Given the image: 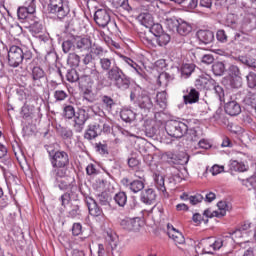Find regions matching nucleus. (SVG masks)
<instances>
[{"label": "nucleus", "mask_w": 256, "mask_h": 256, "mask_svg": "<svg viewBox=\"0 0 256 256\" xmlns=\"http://www.w3.org/2000/svg\"><path fill=\"white\" fill-rule=\"evenodd\" d=\"M100 68L107 73V79L121 91H126L131 85V78L117 66L115 57L109 52L99 59Z\"/></svg>", "instance_id": "obj_1"}, {"label": "nucleus", "mask_w": 256, "mask_h": 256, "mask_svg": "<svg viewBox=\"0 0 256 256\" xmlns=\"http://www.w3.org/2000/svg\"><path fill=\"white\" fill-rule=\"evenodd\" d=\"M95 81H99V70L95 65L91 68L86 67L84 74L79 79V89L83 95V101H87V103H95L97 101V94L93 92Z\"/></svg>", "instance_id": "obj_2"}, {"label": "nucleus", "mask_w": 256, "mask_h": 256, "mask_svg": "<svg viewBox=\"0 0 256 256\" xmlns=\"http://www.w3.org/2000/svg\"><path fill=\"white\" fill-rule=\"evenodd\" d=\"M33 58V53L27 48H22L17 45L10 46L8 50V65L10 67H21L23 63H29Z\"/></svg>", "instance_id": "obj_3"}, {"label": "nucleus", "mask_w": 256, "mask_h": 256, "mask_svg": "<svg viewBox=\"0 0 256 256\" xmlns=\"http://www.w3.org/2000/svg\"><path fill=\"white\" fill-rule=\"evenodd\" d=\"M50 179L53 186L60 189V191H75V178L67 175V171L50 172Z\"/></svg>", "instance_id": "obj_4"}, {"label": "nucleus", "mask_w": 256, "mask_h": 256, "mask_svg": "<svg viewBox=\"0 0 256 256\" xmlns=\"http://www.w3.org/2000/svg\"><path fill=\"white\" fill-rule=\"evenodd\" d=\"M49 161L52 167L50 173L69 171L70 158L66 151L57 150L49 152Z\"/></svg>", "instance_id": "obj_5"}, {"label": "nucleus", "mask_w": 256, "mask_h": 256, "mask_svg": "<svg viewBox=\"0 0 256 256\" xmlns=\"http://www.w3.org/2000/svg\"><path fill=\"white\" fill-rule=\"evenodd\" d=\"M131 101H134L135 105L142 111H151L153 109V101L148 91L143 90L140 86L134 87L130 94Z\"/></svg>", "instance_id": "obj_6"}, {"label": "nucleus", "mask_w": 256, "mask_h": 256, "mask_svg": "<svg viewBox=\"0 0 256 256\" xmlns=\"http://www.w3.org/2000/svg\"><path fill=\"white\" fill-rule=\"evenodd\" d=\"M225 243V238H206L202 239L195 246L197 255H213L214 251H219Z\"/></svg>", "instance_id": "obj_7"}, {"label": "nucleus", "mask_w": 256, "mask_h": 256, "mask_svg": "<svg viewBox=\"0 0 256 256\" xmlns=\"http://www.w3.org/2000/svg\"><path fill=\"white\" fill-rule=\"evenodd\" d=\"M229 27L231 29H234L235 31H239L234 35V43H239L241 47L247 48V43H249V33L253 31V26L251 25V22H244L242 25H239L235 22H231L229 24Z\"/></svg>", "instance_id": "obj_8"}, {"label": "nucleus", "mask_w": 256, "mask_h": 256, "mask_svg": "<svg viewBox=\"0 0 256 256\" xmlns=\"http://www.w3.org/2000/svg\"><path fill=\"white\" fill-rule=\"evenodd\" d=\"M188 123L187 120H169L166 122L165 131L169 137L181 139V137H185L187 131H189Z\"/></svg>", "instance_id": "obj_9"}, {"label": "nucleus", "mask_w": 256, "mask_h": 256, "mask_svg": "<svg viewBox=\"0 0 256 256\" xmlns=\"http://www.w3.org/2000/svg\"><path fill=\"white\" fill-rule=\"evenodd\" d=\"M49 13L58 19H65L71 11L67 0H50L48 4Z\"/></svg>", "instance_id": "obj_10"}, {"label": "nucleus", "mask_w": 256, "mask_h": 256, "mask_svg": "<svg viewBox=\"0 0 256 256\" xmlns=\"http://www.w3.org/2000/svg\"><path fill=\"white\" fill-rule=\"evenodd\" d=\"M119 58L121 59L122 64L124 65V67H126V69H129V71L136 75V77H139V79H145V69L142 65L123 54H120Z\"/></svg>", "instance_id": "obj_11"}, {"label": "nucleus", "mask_w": 256, "mask_h": 256, "mask_svg": "<svg viewBox=\"0 0 256 256\" xmlns=\"http://www.w3.org/2000/svg\"><path fill=\"white\" fill-rule=\"evenodd\" d=\"M226 81H228V85L231 89H239L243 85L239 67L231 65L228 68V77L226 78Z\"/></svg>", "instance_id": "obj_12"}, {"label": "nucleus", "mask_w": 256, "mask_h": 256, "mask_svg": "<svg viewBox=\"0 0 256 256\" xmlns=\"http://www.w3.org/2000/svg\"><path fill=\"white\" fill-rule=\"evenodd\" d=\"M73 128L76 133H82L83 129H85V124L89 120V113L85 108H80L76 112L73 118Z\"/></svg>", "instance_id": "obj_13"}, {"label": "nucleus", "mask_w": 256, "mask_h": 256, "mask_svg": "<svg viewBox=\"0 0 256 256\" xmlns=\"http://www.w3.org/2000/svg\"><path fill=\"white\" fill-rule=\"evenodd\" d=\"M145 225V222L140 217L129 218L126 217L120 221V226L126 231H141V227Z\"/></svg>", "instance_id": "obj_14"}, {"label": "nucleus", "mask_w": 256, "mask_h": 256, "mask_svg": "<svg viewBox=\"0 0 256 256\" xmlns=\"http://www.w3.org/2000/svg\"><path fill=\"white\" fill-rule=\"evenodd\" d=\"M162 159L170 165H187L189 163V157L186 154L179 156L171 151L163 153Z\"/></svg>", "instance_id": "obj_15"}, {"label": "nucleus", "mask_w": 256, "mask_h": 256, "mask_svg": "<svg viewBox=\"0 0 256 256\" xmlns=\"http://www.w3.org/2000/svg\"><path fill=\"white\" fill-rule=\"evenodd\" d=\"M85 203L88 207L89 214L92 217H97L99 221H105V214H103V209L99 207L97 204V201L93 199L92 197L87 196L85 198Z\"/></svg>", "instance_id": "obj_16"}, {"label": "nucleus", "mask_w": 256, "mask_h": 256, "mask_svg": "<svg viewBox=\"0 0 256 256\" xmlns=\"http://www.w3.org/2000/svg\"><path fill=\"white\" fill-rule=\"evenodd\" d=\"M94 21L99 27H107L111 23V11L105 8L98 9L94 14Z\"/></svg>", "instance_id": "obj_17"}, {"label": "nucleus", "mask_w": 256, "mask_h": 256, "mask_svg": "<svg viewBox=\"0 0 256 256\" xmlns=\"http://www.w3.org/2000/svg\"><path fill=\"white\" fill-rule=\"evenodd\" d=\"M20 115L23 119H28V117H41V107L35 108L34 105L25 103L21 108Z\"/></svg>", "instance_id": "obj_18"}, {"label": "nucleus", "mask_w": 256, "mask_h": 256, "mask_svg": "<svg viewBox=\"0 0 256 256\" xmlns=\"http://www.w3.org/2000/svg\"><path fill=\"white\" fill-rule=\"evenodd\" d=\"M170 13L171 12H165L160 22L163 23V25H165L166 29H169V31H177V27L181 19H177L175 16H169Z\"/></svg>", "instance_id": "obj_19"}, {"label": "nucleus", "mask_w": 256, "mask_h": 256, "mask_svg": "<svg viewBox=\"0 0 256 256\" xmlns=\"http://www.w3.org/2000/svg\"><path fill=\"white\" fill-rule=\"evenodd\" d=\"M168 236L174 241L176 245H183L185 243V236L181 231L177 230L173 224L167 225Z\"/></svg>", "instance_id": "obj_20"}, {"label": "nucleus", "mask_w": 256, "mask_h": 256, "mask_svg": "<svg viewBox=\"0 0 256 256\" xmlns=\"http://www.w3.org/2000/svg\"><path fill=\"white\" fill-rule=\"evenodd\" d=\"M102 133V126L95 123L88 125L87 130L84 133V139H87L88 141H92V139H96V137H99Z\"/></svg>", "instance_id": "obj_21"}, {"label": "nucleus", "mask_w": 256, "mask_h": 256, "mask_svg": "<svg viewBox=\"0 0 256 256\" xmlns=\"http://www.w3.org/2000/svg\"><path fill=\"white\" fill-rule=\"evenodd\" d=\"M224 111L227 115H230V117H237V115L241 113V105L235 100H230L225 103Z\"/></svg>", "instance_id": "obj_22"}, {"label": "nucleus", "mask_w": 256, "mask_h": 256, "mask_svg": "<svg viewBox=\"0 0 256 256\" xmlns=\"http://www.w3.org/2000/svg\"><path fill=\"white\" fill-rule=\"evenodd\" d=\"M123 185H126L132 191V193H139L145 189V182L143 180H133L132 182L129 179L124 178L122 180Z\"/></svg>", "instance_id": "obj_23"}, {"label": "nucleus", "mask_w": 256, "mask_h": 256, "mask_svg": "<svg viewBox=\"0 0 256 256\" xmlns=\"http://www.w3.org/2000/svg\"><path fill=\"white\" fill-rule=\"evenodd\" d=\"M140 199L146 205H153L157 199V194L153 188H148L141 193Z\"/></svg>", "instance_id": "obj_24"}, {"label": "nucleus", "mask_w": 256, "mask_h": 256, "mask_svg": "<svg viewBox=\"0 0 256 256\" xmlns=\"http://www.w3.org/2000/svg\"><path fill=\"white\" fill-rule=\"evenodd\" d=\"M197 38L204 45H209V43H213L215 40V34L211 30H199L197 32Z\"/></svg>", "instance_id": "obj_25"}, {"label": "nucleus", "mask_w": 256, "mask_h": 256, "mask_svg": "<svg viewBox=\"0 0 256 256\" xmlns=\"http://www.w3.org/2000/svg\"><path fill=\"white\" fill-rule=\"evenodd\" d=\"M230 237L234 241V243H240L241 247H244V248L247 244L251 243V241H249V240H244V242L241 241V239H247V236L239 228L230 232Z\"/></svg>", "instance_id": "obj_26"}, {"label": "nucleus", "mask_w": 256, "mask_h": 256, "mask_svg": "<svg viewBox=\"0 0 256 256\" xmlns=\"http://www.w3.org/2000/svg\"><path fill=\"white\" fill-rule=\"evenodd\" d=\"M167 108V92L162 91L157 93L156 95V105L155 109H160V111H163Z\"/></svg>", "instance_id": "obj_27"}, {"label": "nucleus", "mask_w": 256, "mask_h": 256, "mask_svg": "<svg viewBox=\"0 0 256 256\" xmlns=\"http://www.w3.org/2000/svg\"><path fill=\"white\" fill-rule=\"evenodd\" d=\"M185 105H193L199 101V91L195 88H191L187 95L183 96Z\"/></svg>", "instance_id": "obj_28"}, {"label": "nucleus", "mask_w": 256, "mask_h": 256, "mask_svg": "<svg viewBox=\"0 0 256 256\" xmlns=\"http://www.w3.org/2000/svg\"><path fill=\"white\" fill-rule=\"evenodd\" d=\"M238 228L244 233L246 237H251V235H253L256 230V226L249 221H244Z\"/></svg>", "instance_id": "obj_29"}, {"label": "nucleus", "mask_w": 256, "mask_h": 256, "mask_svg": "<svg viewBox=\"0 0 256 256\" xmlns=\"http://www.w3.org/2000/svg\"><path fill=\"white\" fill-rule=\"evenodd\" d=\"M146 137L153 138L157 135V126H155V120H147L144 124Z\"/></svg>", "instance_id": "obj_30"}, {"label": "nucleus", "mask_w": 256, "mask_h": 256, "mask_svg": "<svg viewBox=\"0 0 256 256\" xmlns=\"http://www.w3.org/2000/svg\"><path fill=\"white\" fill-rule=\"evenodd\" d=\"M138 21L147 29H149V27H151V25L155 23V21L153 20V15H151L150 13H141L138 16Z\"/></svg>", "instance_id": "obj_31"}, {"label": "nucleus", "mask_w": 256, "mask_h": 256, "mask_svg": "<svg viewBox=\"0 0 256 256\" xmlns=\"http://www.w3.org/2000/svg\"><path fill=\"white\" fill-rule=\"evenodd\" d=\"M106 241L111 247L112 255H115V249H117V245H119V237L117 234L110 232L107 233Z\"/></svg>", "instance_id": "obj_32"}, {"label": "nucleus", "mask_w": 256, "mask_h": 256, "mask_svg": "<svg viewBox=\"0 0 256 256\" xmlns=\"http://www.w3.org/2000/svg\"><path fill=\"white\" fill-rule=\"evenodd\" d=\"M91 45H93V43L89 38H80L76 41V49L81 52L89 51L91 49Z\"/></svg>", "instance_id": "obj_33"}, {"label": "nucleus", "mask_w": 256, "mask_h": 256, "mask_svg": "<svg viewBox=\"0 0 256 256\" xmlns=\"http://www.w3.org/2000/svg\"><path fill=\"white\" fill-rule=\"evenodd\" d=\"M228 167L230 171H238L239 173H243L247 171V166L243 162H239L237 160H230L228 163Z\"/></svg>", "instance_id": "obj_34"}, {"label": "nucleus", "mask_w": 256, "mask_h": 256, "mask_svg": "<svg viewBox=\"0 0 256 256\" xmlns=\"http://www.w3.org/2000/svg\"><path fill=\"white\" fill-rule=\"evenodd\" d=\"M120 117L125 123H131L132 121H135V112L129 108H123L120 111Z\"/></svg>", "instance_id": "obj_35"}, {"label": "nucleus", "mask_w": 256, "mask_h": 256, "mask_svg": "<svg viewBox=\"0 0 256 256\" xmlns=\"http://www.w3.org/2000/svg\"><path fill=\"white\" fill-rule=\"evenodd\" d=\"M90 53L92 55H95L99 60L101 57H104L109 53V51L105 50L101 45L99 44H92L90 47Z\"/></svg>", "instance_id": "obj_36"}, {"label": "nucleus", "mask_w": 256, "mask_h": 256, "mask_svg": "<svg viewBox=\"0 0 256 256\" xmlns=\"http://www.w3.org/2000/svg\"><path fill=\"white\" fill-rule=\"evenodd\" d=\"M181 79H189V76L195 71L194 64H183L180 68Z\"/></svg>", "instance_id": "obj_37"}, {"label": "nucleus", "mask_w": 256, "mask_h": 256, "mask_svg": "<svg viewBox=\"0 0 256 256\" xmlns=\"http://www.w3.org/2000/svg\"><path fill=\"white\" fill-rule=\"evenodd\" d=\"M191 30H192L191 24L180 19V22L176 28L177 33H179V35L185 36V35H189V33H191Z\"/></svg>", "instance_id": "obj_38"}, {"label": "nucleus", "mask_w": 256, "mask_h": 256, "mask_svg": "<svg viewBox=\"0 0 256 256\" xmlns=\"http://www.w3.org/2000/svg\"><path fill=\"white\" fill-rule=\"evenodd\" d=\"M77 112H75V107L73 105H64L62 110V117L68 119L69 121L75 117Z\"/></svg>", "instance_id": "obj_39"}, {"label": "nucleus", "mask_w": 256, "mask_h": 256, "mask_svg": "<svg viewBox=\"0 0 256 256\" xmlns=\"http://www.w3.org/2000/svg\"><path fill=\"white\" fill-rule=\"evenodd\" d=\"M154 181L158 191H160L161 193H165V191H167V188H165V177H163V175L155 174Z\"/></svg>", "instance_id": "obj_40"}, {"label": "nucleus", "mask_w": 256, "mask_h": 256, "mask_svg": "<svg viewBox=\"0 0 256 256\" xmlns=\"http://www.w3.org/2000/svg\"><path fill=\"white\" fill-rule=\"evenodd\" d=\"M36 39H38L40 45H47L49 49L53 47V39H51V36H49V34H36Z\"/></svg>", "instance_id": "obj_41"}, {"label": "nucleus", "mask_w": 256, "mask_h": 256, "mask_svg": "<svg viewBox=\"0 0 256 256\" xmlns=\"http://www.w3.org/2000/svg\"><path fill=\"white\" fill-rule=\"evenodd\" d=\"M58 133L64 141H71L73 139V130L67 127H61L58 129Z\"/></svg>", "instance_id": "obj_42"}, {"label": "nucleus", "mask_w": 256, "mask_h": 256, "mask_svg": "<svg viewBox=\"0 0 256 256\" xmlns=\"http://www.w3.org/2000/svg\"><path fill=\"white\" fill-rule=\"evenodd\" d=\"M32 80L34 82L37 81H41V79H43V77H45V71L43 70V68L39 67V66H35L32 69Z\"/></svg>", "instance_id": "obj_43"}, {"label": "nucleus", "mask_w": 256, "mask_h": 256, "mask_svg": "<svg viewBox=\"0 0 256 256\" xmlns=\"http://www.w3.org/2000/svg\"><path fill=\"white\" fill-rule=\"evenodd\" d=\"M156 41L159 47H165V45H169L171 36L165 32H162L160 35L156 36Z\"/></svg>", "instance_id": "obj_44"}, {"label": "nucleus", "mask_w": 256, "mask_h": 256, "mask_svg": "<svg viewBox=\"0 0 256 256\" xmlns=\"http://www.w3.org/2000/svg\"><path fill=\"white\" fill-rule=\"evenodd\" d=\"M114 201L119 207L127 205V194L125 192H118L114 196Z\"/></svg>", "instance_id": "obj_45"}, {"label": "nucleus", "mask_w": 256, "mask_h": 256, "mask_svg": "<svg viewBox=\"0 0 256 256\" xmlns=\"http://www.w3.org/2000/svg\"><path fill=\"white\" fill-rule=\"evenodd\" d=\"M212 72L216 77H221L225 73V64L223 62H215L212 65Z\"/></svg>", "instance_id": "obj_46"}, {"label": "nucleus", "mask_w": 256, "mask_h": 256, "mask_svg": "<svg viewBox=\"0 0 256 256\" xmlns=\"http://www.w3.org/2000/svg\"><path fill=\"white\" fill-rule=\"evenodd\" d=\"M238 60L240 63H243V65H247V67H253L256 69V59L252 58L251 56H239Z\"/></svg>", "instance_id": "obj_47"}, {"label": "nucleus", "mask_w": 256, "mask_h": 256, "mask_svg": "<svg viewBox=\"0 0 256 256\" xmlns=\"http://www.w3.org/2000/svg\"><path fill=\"white\" fill-rule=\"evenodd\" d=\"M67 63L70 65V67L75 68L81 63V57H79V55L76 53H70L68 55Z\"/></svg>", "instance_id": "obj_48"}, {"label": "nucleus", "mask_w": 256, "mask_h": 256, "mask_svg": "<svg viewBox=\"0 0 256 256\" xmlns=\"http://www.w3.org/2000/svg\"><path fill=\"white\" fill-rule=\"evenodd\" d=\"M218 210H216L218 212V217H225V215H227V211H229V205L227 204V202L225 201H220L217 204Z\"/></svg>", "instance_id": "obj_49"}, {"label": "nucleus", "mask_w": 256, "mask_h": 256, "mask_svg": "<svg viewBox=\"0 0 256 256\" xmlns=\"http://www.w3.org/2000/svg\"><path fill=\"white\" fill-rule=\"evenodd\" d=\"M66 79L69 81V83H77L81 77H79V74L77 73V70L72 69L68 70L66 74Z\"/></svg>", "instance_id": "obj_50"}, {"label": "nucleus", "mask_w": 256, "mask_h": 256, "mask_svg": "<svg viewBox=\"0 0 256 256\" xmlns=\"http://www.w3.org/2000/svg\"><path fill=\"white\" fill-rule=\"evenodd\" d=\"M30 29H31L32 33H34V35H39L41 33V31H43V24L39 20H34L30 24Z\"/></svg>", "instance_id": "obj_51"}, {"label": "nucleus", "mask_w": 256, "mask_h": 256, "mask_svg": "<svg viewBox=\"0 0 256 256\" xmlns=\"http://www.w3.org/2000/svg\"><path fill=\"white\" fill-rule=\"evenodd\" d=\"M212 91L215 92V95L218 97L219 101L225 103V91L223 90V87L218 85L216 82Z\"/></svg>", "instance_id": "obj_52"}, {"label": "nucleus", "mask_w": 256, "mask_h": 256, "mask_svg": "<svg viewBox=\"0 0 256 256\" xmlns=\"http://www.w3.org/2000/svg\"><path fill=\"white\" fill-rule=\"evenodd\" d=\"M198 7L202 9V11H211L213 0H198Z\"/></svg>", "instance_id": "obj_53"}, {"label": "nucleus", "mask_w": 256, "mask_h": 256, "mask_svg": "<svg viewBox=\"0 0 256 256\" xmlns=\"http://www.w3.org/2000/svg\"><path fill=\"white\" fill-rule=\"evenodd\" d=\"M24 8L29 11L30 15H33L37 11V0H26Z\"/></svg>", "instance_id": "obj_54"}, {"label": "nucleus", "mask_w": 256, "mask_h": 256, "mask_svg": "<svg viewBox=\"0 0 256 256\" xmlns=\"http://www.w3.org/2000/svg\"><path fill=\"white\" fill-rule=\"evenodd\" d=\"M244 103L250 107L256 106V94L255 92H248L244 98Z\"/></svg>", "instance_id": "obj_55"}, {"label": "nucleus", "mask_w": 256, "mask_h": 256, "mask_svg": "<svg viewBox=\"0 0 256 256\" xmlns=\"http://www.w3.org/2000/svg\"><path fill=\"white\" fill-rule=\"evenodd\" d=\"M148 29H150V33H152L154 37H157L163 33V26H161L159 23L154 22L150 27H148Z\"/></svg>", "instance_id": "obj_56"}, {"label": "nucleus", "mask_w": 256, "mask_h": 256, "mask_svg": "<svg viewBox=\"0 0 256 256\" xmlns=\"http://www.w3.org/2000/svg\"><path fill=\"white\" fill-rule=\"evenodd\" d=\"M158 84L159 85H167L169 81H173V77L169 75L167 72H163L158 76Z\"/></svg>", "instance_id": "obj_57"}, {"label": "nucleus", "mask_w": 256, "mask_h": 256, "mask_svg": "<svg viewBox=\"0 0 256 256\" xmlns=\"http://www.w3.org/2000/svg\"><path fill=\"white\" fill-rule=\"evenodd\" d=\"M208 77L205 76H200L198 79L195 81V87L199 91H205V85L207 83Z\"/></svg>", "instance_id": "obj_58"}, {"label": "nucleus", "mask_w": 256, "mask_h": 256, "mask_svg": "<svg viewBox=\"0 0 256 256\" xmlns=\"http://www.w3.org/2000/svg\"><path fill=\"white\" fill-rule=\"evenodd\" d=\"M216 39L219 43H227L228 41L227 32H225V30L223 29L217 30Z\"/></svg>", "instance_id": "obj_59"}, {"label": "nucleus", "mask_w": 256, "mask_h": 256, "mask_svg": "<svg viewBox=\"0 0 256 256\" xmlns=\"http://www.w3.org/2000/svg\"><path fill=\"white\" fill-rule=\"evenodd\" d=\"M246 79H247L248 87L250 89H255V87H256V74L253 73V72H250L246 76Z\"/></svg>", "instance_id": "obj_60"}, {"label": "nucleus", "mask_w": 256, "mask_h": 256, "mask_svg": "<svg viewBox=\"0 0 256 256\" xmlns=\"http://www.w3.org/2000/svg\"><path fill=\"white\" fill-rule=\"evenodd\" d=\"M17 15L19 19H27V17H29V15H31V12H29V10L27 8H25L24 6L19 7L17 10Z\"/></svg>", "instance_id": "obj_61"}, {"label": "nucleus", "mask_w": 256, "mask_h": 256, "mask_svg": "<svg viewBox=\"0 0 256 256\" xmlns=\"http://www.w3.org/2000/svg\"><path fill=\"white\" fill-rule=\"evenodd\" d=\"M243 185H245L249 191H251V189H256V177H250L244 180Z\"/></svg>", "instance_id": "obj_62"}, {"label": "nucleus", "mask_w": 256, "mask_h": 256, "mask_svg": "<svg viewBox=\"0 0 256 256\" xmlns=\"http://www.w3.org/2000/svg\"><path fill=\"white\" fill-rule=\"evenodd\" d=\"M67 97H69V95L63 90H56L54 92V99H56V101H65Z\"/></svg>", "instance_id": "obj_63"}, {"label": "nucleus", "mask_w": 256, "mask_h": 256, "mask_svg": "<svg viewBox=\"0 0 256 256\" xmlns=\"http://www.w3.org/2000/svg\"><path fill=\"white\" fill-rule=\"evenodd\" d=\"M189 201L191 205H199L203 201V195L196 194L189 197Z\"/></svg>", "instance_id": "obj_64"}]
</instances>
